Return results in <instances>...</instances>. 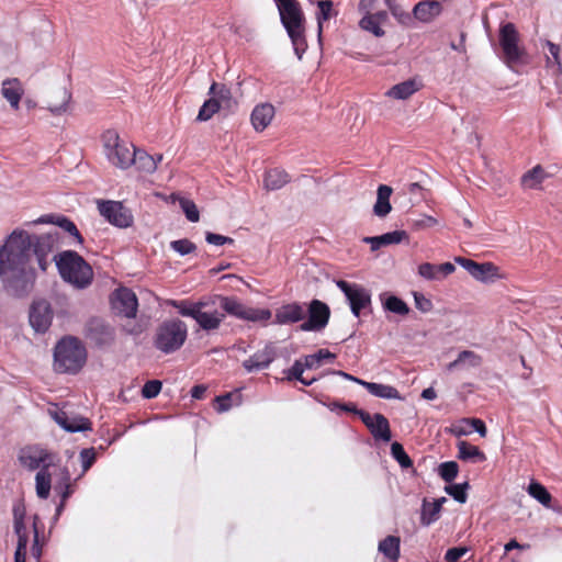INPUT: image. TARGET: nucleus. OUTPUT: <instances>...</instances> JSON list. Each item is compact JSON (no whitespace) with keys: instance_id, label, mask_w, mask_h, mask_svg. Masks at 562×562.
<instances>
[{"instance_id":"obj_38","label":"nucleus","mask_w":562,"mask_h":562,"mask_svg":"<svg viewBox=\"0 0 562 562\" xmlns=\"http://www.w3.org/2000/svg\"><path fill=\"white\" fill-rule=\"evenodd\" d=\"M546 178V172L540 165L526 172L521 178V183L527 189L538 188Z\"/></svg>"},{"instance_id":"obj_47","label":"nucleus","mask_w":562,"mask_h":562,"mask_svg":"<svg viewBox=\"0 0 562 562\" xmlns=\"http://www.w3.org/2000/svg\"><path fill=\"white\" fill-rule=\"evenodd\" d=\"M392 15L403 25H411L413 22V15L402 9L395 1L386 3Z\"/></svg>"},{"instance_id":"obj_40","label":"nucleus","mask_w":562,"mask_h":562,"mask_svg":"<svg viewBox=\"0 0 562 562\" xmlns=\"http://www.w3.org/2000/svg\"><path fill=\"white\" fill-rule=\"evenodd\" d=\"M336 358L334 353H331L327 349H319L317 352L313 355L305 356L304 366L307 370L317 369L323 361H333Z\"/></svg>"},{"instance_id":"obj_21","label":"nucleus","mask_w":562,"mask_h":562,"mask_svg":"<svg viewBox=\"0 0 562 562\" xmlns=\"http://www.w3.org/2000/svg\"><path fill=\"white\" fill-rule=\"evenodd\" d=\"M50 415L61 428L69 432L86 431L91 427L89 419L80 416H68L61 409L50 412Z\"/></svg>"},{"instance_id":"obj_25","label":"nucleus","mask_w":562,"mask_h":562,"mask_svg":"<svg viewBox=\"0 0 562 562\" xmlns=\"http://www.w3.org/2000/svg\"><path fill=\"white\" fill-rule=\"evenodd\" d=\"M276 110L271 103H260L251 112V124L257 132L265 131L274 117Z\"/></svg>"},{"instance_id":"obj_53","label":"nucleus","mask_w":562,"mask_h":562,"mask_svg":"<svg viewBox=\"0 0 562 562\" xmlns=\"http://www.w3.org/2000/svg\"><path fill=\"white\" fill-rule=\"evenodd\" d=\"M305 370H307V368L304 366V359H297L294 361L290 369L284 371L285 379L288 381L299 380L301 379Z\"/></svg>"},{"instance_id":"obj_54","label":"nucleus","mask_w":562,"mask_h":562,"mask_svg":"<svg viewBox=\"0 0 562 562\" xmlns=\"http://www.w3.org/2000/svg\"><path fill=\"white\" fill-rule=\"evenodd\" d=\"M409 223L414 229H424L437 225L438 221L430 215H422L419 218L409 220Z\"/></svg>"},{"instance_id":"obj_11","label":"nucleus","mask_w":562,"mask_h":562,"mask_svg":"<svg viewBox=\"0 0 562 562\" xmlns=\"http://www.w3.org/2000/svg\"><path fill=\"white\" fill-rule=\"evenodd\" d=\"M216 299L211 302L199 301L196 302V311H191L188 314H194L193 319L203 330H215L225 318V314L216 307Z\"/></svg>"},{"instance_id":"obj_44","label":"nucleus","mask_w":562,"mask_h":562,"mask_svg":"<svg viewBox=\"0 0 562 562\" xmlns=\"http://www.w3.org/2000/svg\"><path fill=\"white\" fill-rule=\"evenodd\" d=\"M220 109V101L216 98H210L200 108L196 121H209Z\"/></svg>"},{"instance_id":"obj_4","label":"nucleus","mask_w":562,"mask_h":562,"mask_svg":"<svg viewBox=\"0 0 562 562\" xmlns=\"http://www.w3.org/2000/svg\"><path fill=\"white\" fill-rule=\"evenodd\" d=\"M87 351L76 337L60 339L54 349V367L59 373L75 374L85 366Z\"/></svg>"},{"instance_id":"obj_51","label":"nucleus","mask_w":562,"mask_h":562,"mask_svg":"<svg viewBox=\"0 0 562 562\" xmlns=\"http://www.w3.org/2000/svg\"><path fill=\"white\" fill-rule=\"evenodd\" d=\"M467 487H468V483L452 484V485H447L445 487V491L447 494L452 496L457 502L463 504L467 502V493H465Z\"/></svg>"},{"instance_id":"obj_37","label":"nucleus","mask_w":562,"mask_h":562,"mask_svg":"<svg viewBox=\"0 0 562 562\" xmlns=\"http://www.w3.org/2000/svg\"><path fill=\"white\" fill-rule=\"evenodd\" d=\"M379 551L392 562H396L400 557V538L387 536L379 543Z\"/></svg>"},{"instance_id":"obj_5","label":"nucleus","mask_w":562,"mask_h":562,"mask_svg":"<svg viewBox=\"0 0 562 562\" xmlns=\"http://www.w3.org/2000/svg\"><path fill=\"white\" fill-rule=\"evenodd\" d=\"M103 153L108 161L122 170L133 166V153L135 146L120 137L114 130H108L102 134Z\"/></svg>"},{"instance_id":"obj_23","label":"nucleus","mask_w":562,"mask_h":562,"mask_svg":"<svg viewBox=\"0 0 562 562\" xmlns=\"http://www.w3.org/2000/svg\"><path fill=\"white\" fill-rule=\"evenodd\" d=\"M133 155V165L136 167L137 171L144 175L154 173L157 170L158 164L162 160L161 154L153 156L136 147Z\"/></svg>"},{"instance_id":"obj_13","label":"nucleus","mask_w":562,"mask_h":562,"mask_svg":"<svg viewBox=\"0 0 562 562\" xmlns=\"http://www.w3.org/2000/svg\"><path fill=\"white\" fill-rule=\"evenodd\" d=\"M100 214L117 227H128L133 222L131 212L116 201H102L98 203Z\"/></svg>"},{"instance_id":"obj_16","label":"nucleus","mask_w":562,"mask_h":562,"mask_svg":"<svg viewBox=\"0 0 562 562\" xmlns=\"http://www.w3.org/2000/svg\"><path fill=\"white\" fill-rule=\"evenodd\" d=\"M456 262L464 268L475 280L487 282L498 276V268L492 262L479 263L471 259L457 257Z\"/></svg>"},{"instance_id":"obj_15","label":"nucleus","mask_w":562,"mask_h":562,"mask_svg":"<svg viewBox=\"0 0 562 562\" xmlns=\"http://www.w3.org/2000/svg\"><path fill=\"white\" fill-rule=\"evenodd\" d=\"M111 304L113 311L119 315L127 318L136 316L138 307L137 297L136 294L127 288L117 289L111 297Z\"/></svg>"},{"instance_id":"obj_45","label":"nucleus","mask_w":562,"mask_h":562,"mask_svg":"<svg viewBox=\"0 0 562 562\" xmlns=\"http://www.w3.org/2000/svg\"><path fill=\"white\" fill-rule=\"evenodd\" d=\"M359 25L362 30L372 33L376 37H382L385 34V31L381 27L382 24L374 20L371 14H364Z\"/></svg>"},{"instance_id":"obj_26","label":"nucleus","mask_w":562,"mask_h":562,"mask_svg":"<svg viewBox=\"0 0 562 562\" xmlns=\"http://www.w3.org/2000/svg\"><path fill=\"white\" fill-rule=\"evenodd\" d=\"M456 270L451 262L434 265L430 262L422 263L418 267V274L426 280H441Z\"/></svg>"},{"instance_id":"obj_17","label":"nucleus","mask_w":562,"mask_h":562,"mask_svg":"<svg viewBox=\"0 0 562 562\" xmlns=\"http://www.w3.org/2000/svg\"><path fill=\"white\" fill-rule=\"evenodd\" d=\"M359 416L375 439H381L385 442L391 440L390 424L382 414L376 413L371 415L364 411H360Z\"/></svg>"},{"instance_id":"obj_12","label":"nucleus","mask_w":562,"mask_h":562,"mask_svg":"<svg viewBox=\"0 0 562 562\" xmlns=\"http://www.w3.org/2000/svg\"><path fill=\"white\" fill-rule=\"evenodd\" d=\"M337 288L345 294L352 314L358 317L360 312L371 303L369 291L360 284L349 283L345 280L336 281Z\"/></svg>"},{"instance_id":"obj_7","label":"nucleus","mask_w":562,"mask_h":562,"mask_svg":"<svg viewBox=\"0 0 562 562\" xmlns=\"http://www.w3.org/2000/svg\"><path fill=\"white\" fill-rule=\"evenodd\" d=\"M499 46L502 48L501 58L510 68L524 63L526 50L520 45V36L516 26L508 22L499 29Z\"/></svg>"},{"instance_id":"obj_50","label":"nucleus","mask_w":562,"mask_h":562,"mask_svg":"<svg viewBox=\"0 0 562 562\" xmlns=\"http://www.w3.org/2000/svg\"><path fill=\"white\" fill-rule=\"evenodd\" d=\"M211 98H216L220 101V108L231 100V91L223 85L213 83L210 88Z\"/></svg>"},{"instance_id":"obj_64","label":"nucleus","mask_w":562,"mask_h":562,"mask_svg":"<svg viewBox=\"0 0 562 562\" xmlns=\"http://www.w3.org/2000/svg\"><path fill=\"white\" fill-rule=\"evenodd\" d=\"M26 548L25 540H22V543H18L15 553H14V562H25L26 558Z\"/></svg>"},{"instance_id":"obj_20","label":"nucleus","mask_w":562,"mask_h":562,"mask_svg":"<svg viewBox=\"0 0 562 562\" xmlns=\"http://www.w3.org/2000/svg\"><path fill=\"white\" fill-rule=\"evenodd\" d=\"M276 359V347L272 342L267 344L261 350L255 352L243 362L247 372H255L267 369Z\"/></svg>"},{"instance_id":"obj_63","label":"nucleus","mask_w":562,"mask_h":562,"mask_svg":"<svg viewBox=\"0 0 562 562\" xmlns=\"http://www.w3.org/2000/svg\"><path fill=\"white\" fill-rule=\"evenodd\" d=\"M69 100H70V94L68 93L67 90H63V103L61 104H49L48 110L53 114H61L63 112L66 111Z\"/></svg>"},{"instance_id":"obj_61","label":"nucleus","mask_w":562,"mask_h":562,"mask_svg":"<svg viewBox=\"0 0 562 562\" xmlns=\"http://www.w3.org/2000/svg\"><path fill=\"white\" fill-rule=\"evenodd\" d=\"M232 398H233V395L231 393L222 395V396H217L215 398L216 411L218 413L227 412L233 406Z\"/></svg>"},{"instance_id":"obj_48","label":"nucleus","mask_w":562,"mask_h":562,"mask_svg":"<svg viewBox=\"0 0 562 562\" xmlns=\"http://www.w3.org/2000/svg\"><path fill=\"white\" fill-rule=\"evenodd\" d=\"M459 467L454 461H447L439 465L438 472L446 482H452L458 475Z\"/></svg>"},{"instance_id":"obj_41","label":"nucleus","mask_w":562,"mask_h":562,"mask_svg":"<svg viewBox=\"0 0 562 562\" xmlns=\"http://www.w3.org/2000/svg\"><path fill=\"white\" fill-rule=\"evenodd\" d=\"M315 4L318 7L316 20L318 25V35L321 36L323 23L334 15V3L331 0H317L315 1Z\"/></svg>"},{"instance_id":"obj_57","label":"nucleus","mask_w":562,"mask_h":562,"mask_svg":"<svg viewBox=\"0 0 562 562\" xmlns=\"http://www.w3.org/2000/svg\"><path fill=\"white\" fill-rule=\"evenodd\" d=\"M82 472H87L95 461V451L93 448L83 449L80 452Z\"/></svg>"},{"instance_id":"obj_34","label":"nucleus","mask_w":562,"mask_h":562,"mask_svg":"<svg viewBox=\"0 0 562 562\" xmlns=\"http://www.w3.org/2000/svg\"><path fill=\"white\" fill-rule=\"evenodd\" d=\"M13 528L14 532L18 536V543H22V540H25V544L29 543V536L26 532V527L24 524L25 519V506L22 503H18L13 506Z\"/></svg>"},{"instance_id":"obj_36","label":"nucleus","mask_w":562,"mask_h":562,"mask_svg":"<svg viewBox=\"0 0 562 562\" xmlns=\"http://www.w3.org/2000/svg\"><path fill=\"white\" fill-rule=\"evenodd\" d=\"M52 488V474L49 469H41L35 475V490L36 495L46 499L49 496Z\"/></svg>"},{"instance_id":"obj_33","label":"nucleus","mask_w":562,"mask_h":562,"mask_svg":"<svg viewBox=\"0 0 562 562\" xmlns=\"http://www.w3.org/2000/svg\"><path fill=\"white\" fill-rule=\"evenodd\" d=\"M290 181V176L282 169L268 170L263 177V187L269 191L283 188Z\"/></svg>"},{"instance_id":"obj_46","label":"nucleus","mask_w":562,"mask_h":562,"mask_svg":"<svg viewBox=\"0 0 562 562\" xmlns=\"http://www.w3.org/2000/svg\"><path fill=\"white\" fill-rule=\"evenodd\" d=\"M391 454L403 469H408L413 465V461L400 442L395 441L391 445Z\"/></svg>"},{"instance_id":"obj_56","label":"nucleus","mask_w":562,"mask_h":562,"mask_svg":"<svg viewBox=\"0 0 562 562\" xmlns=\"http://www.w3.org/2000/svg\"><path fill=\"white\" fill-rule=\"evenodd\" d=\"M414 302L417 310L422 313H429L434 305L432 302L426 297L423 293L414 292Z\"/></svg>"},{"instance_id":"obj_55","label":"nucleus","mask_w":562,"mask_h":562,"mask_svg":"<svg viewBox=\"0 0 562 562\" xmlns=\"http://www.w3.org/2000/svg\"><path fill=\"white\" fill-rule=\"evenodd\" d=\"M160 390L161 382L158 380H150L144 384L142 395L145 398H154L160 393Z\"/></svg>"},{"instance_id":"obj_32","label":"nucleus","mask_w":562,"mask_h":562,"mask_svg":"<svg viewBox=\"0 0 562 562\" xmlns=\"http://www.w3.org/2000/svg\"><path fill=\"white\" fill-rule=\"evenodd\" d=\"M482 363V358L477 353L471 350L461 351L457 359L447 364L448 371H454L462 368H476Z\"/></svg>"},{"instance_id":"obj_9","label":"nucleus","mask_w":562,"mask_h":562,"mask_svg":"<svg viewBox=\"0 0 562 562\" xmlns=\"http://www.w3.org/2000/svg\"><path fill=\"white\" fill-rule=\"evenodd\" d=\"M217 305L221 312L248 322H267L271 318V312L267 308H254L246 306L233 296H217Z\"/></svg>"},{"instance_id":"obj_19","label":"nucleus","mask_w":562,"mask_h":562,"mask_svg":"<svg viewBox=\"0 0 562 562\" xmlns=\"http://www.w3.org/2000/svg\"><path fill=\"white\" fill-rule=\"evenodd\" d=\"M0 93L10 104V108L13 111H18L20 109L21 100L25 93L24 85L16 77L5 78L1 82Z\"/></svg>"},{"instance_id":"obj_24","label":"nucleus","mask_w":562,"mask_h":562,"mask_svg":"<svg viewBox=\"0 0 562 562\" xmlns=\"http://www.w3.org/2000/svg\"><path fill=\"white\" fill-rule=\"evenodd\" d=\"M405 240H408V235L405 231L389 232L380 236L364 237L362 239L363 243L371 246L372 251H375L381 247L401 244Z\"/></svg>"},{"instance_id":"obj_43","label":"nucleus","mask_w":562,"mask_h":562,"mask_svg":"<svg viewBox=\"0 0 562 562\" xmlns=\"http://www.w3.org/2000/svg\"><path fill=\"white\" fill-rule=\"evenodd\" d=\"M383 307L397 315H406L409 312L408 305L400 297L390 295L383 301Z\"/></svg>"},{"instance_id":"obj_1","label":"nucleus","mask_w":562,"mask_h":562,"mask_svg":"<svg viewBox=\"0 0 562 562\" xmlns=\"http://www.w3.org/2000/svg\"><path fill=\"white\" fill-rule=\"evenodd\" d=\"M27 245L26 237L14 231L0 248V280L3 290L15 297L26 295L35 280L27 259Z\"/></svg>"},{"instance_id":"obj_35","label":"nucleus","mask_w":562,"mask_h":562,"mask_svg":"<svg viewBox=\"0 0 562 562\" xmlns=\"http://www.w3.org/2000/svg\"><path fill=\"white\" fill-rule=\"evenodd\" d=\"M362 386L368 390V392L376 397L387 398V400H401L402 396L400 392L391 385L367 382L362 383Z\"/></svg>"},{"instance_id":"obj_2","label":"nucleus","mask_w":562,"mask_h":562,"mask_svg":"<svg viewBox=\"0 0 562 562\" xmlns=\"http://www.w3.org/2000/svg\"><path fill=\"white\" fill-rule=\"evenodd\" d=\"M278 7L280 20L292 42L299 59L307 48L305 40V16L297 0H273Z\"/></svg>"},{"instance_id":"obj_62","label":"nucleus","mask_w":562,"mask_h":562,"mask_svg":"<svg viewBox=\"0 0 562 562\" xmlns=\"http://www.w3.org/2000/svg\"><path fill=\"white\" fill-rule=\"evenodd\" d=\"M463 423L470 425L472 430L476 431L481 437L486 436L487 430L483 420L477 418H468L463 419Z\"/></svg>"},{"instance_id":"obj_8","label":"nucleus","mask_w":562,"mask_h":562,"mask_svg":"<svg viewBox=\"0 0 562 562\" xmlns=\"http://www.w3.org/2000/svg\"><path fill=\"white\" fill-rule=\"evenodd\" d=\"M16 234L24 235L29 241L27 259L30 260V251L32 250L40 269L45 272L50 265L49 256L53 254L58 241V233L30 235L24 231H16Z\"/></svg>"},{"instance_id":"obj_39","label":"nucleus","mask_w":562,"mask_h":562,"mask_svg":"<svg viewBox=\"0 0 562 562\" xmlns=\"http://www.w3.org/2000/svg\"><path fill=\"white\" fill-rule=\"evenodd\" d=\"M527 492L532 498L537 499L541 505H543L544 507H550L552 496L542 484L536 481H531L527 487Z\"/></svg>"},{"instance_id":"obj_31","label":"nucleus","mask_w":562,"mask_h":562,"mask_svg":"<svg viewBox=\"0 0 562 562\" xmlns=\"http://www.w3.org/2000/svg\"><path fill=\"white\" fill-rule=\"evenodd\" d=\"M422 85L415 79H408L393 86L386 95L396 100H406L420 89Z\"/></svg>"},{"instance_id":"obj_59","label":"nucleus","mask_w":562,"mask_h":562,"mask_svg":"<svg viewBox=\"0 0 562 562\" xmlns=\"http://www.w3.org/2000/svg\"><path fill=\"white\" fill-rule=\"evenodd\" d=\"M467 552L468 548L465 547L450 548L445 554V560L447 562H458Z\"/></svg>"},{"instance_id":"obj_14","label":"nucleus","mask_w":562,"mask_h":562,"mask_svg":"<svg viewBox=\"0 0 562 562\" xmlns=\"http://www.w3.org/2000/svg\"><path fill=\"white\" fill-rule=\"evenodd\" d=\"M329 316L328 305L319 300H313L308 305V318L300 328L303 331H319L328 324Z\"/></svg>"},{"instance_id":"obj_49","label":"nucleus","mask_w":562,"mask_h":562,"mask_svg":"<svg viewBox=\"0 0 562 562\" xmlns=\"http://www.w3.org/2000/svg\"><path fill=\"white\" fill-rule=\"evenodd\" d=\"M170 248L180 256H186L196 250L195 244L187 238L172 240L170 243Z\"/></svg>"},{"instance_id":"obj_6","label":"nucleus","mask_w":562,"mask_h":562,"mask_svg":"<svg viewBox=\"0 0 562 562\" xmlns=\"http://www.w3.org/2000/svg\"><path fill=\"white\" fill-rule=\"evenodd\" d=\"M188 337V327L181 319H168L156 329L154 345L161 352L169 355L179 350Z\"/></svg>"},{"instance_id":"obj_29","label":"nucleus","mask_w":562,"mask_h":562,"mask_svg":"<svg viewBox=\"0 0 562 562\" xmlns=\"http://www.w3.org/2000/svg\"><path fill=\"white\" fill-rule=\"evenodd\" d=\"M446 502V497L437 498L434 502H427L424 499L420 515L422 525L429 526L437 521L440 516L441 507Z\"/></svg>"},{"instance_id":"obj_30","label":"nucleus","mask_w":562,"mask_h":562,"mask_svg":"<svg viewBox=\"0 0 562 562\" xmlns=\"http://www.w3.org/2000/svg\"><path fill=\"white\" fill-rule=\"evenodd\" d=\"M393 190L386 184H380L376 191V201L373 205V213L378 217H385L392 210L390 196Z\"/></svg>"},{"instance_id":"obj_18","label":"nucleus","mask_w":562,"mask_h":562,"mask_svg":"<svg viewBox=\"0 0 562 562\" xmlns=\"http://www.w3.org/2000/svg\"><path fill=\"white\" fill-rule=\"evenodd\" d=\"M53 319V312L48 302L41 300L34 302L30 311V324L37 333H45Z\"/></svg>"},{"instance_id":"obj_28","label":"nucleus","mask_w":562,"mask_h":562,"mask_svg":"<svg viewBox=\"0 0 562 562\" xmlns=\"http://www.w3.org/2000/svg\"><path fill=\"white\" fill-rule=\"evenodd\" d=\"M441 5L438 1H422L413 9V19L428 23L440 14Z\"/></svg>"},{"instance_id":"obj_42","label":"nucleus","mask_w":562,"mask_h":562,"mask_svg":"<svg viewBox=\"0 0 562 562\" xmlns=\"http://www.w3.org/2000/svg\"><path fill=\"white\" fill-rule=\"evenodd\" d=\"M458 458L461 460L475 458L481 461L485 460L484 453L476 446L470 445L467 441H460L458 443Z\"/></svg>"},{"instance_id":"obj_58","label":"nucleus","mask_w":562,"mask_h":562,"mask_svg":"<svg viewBox=\"0 0 562 562\" xmlns=\"http://www.w3.org/2000/svg\"><path fill=\"white\" fill-rule=\"evenodd\" d=\"M205 240L215 246H223L225 244H233L234 239L231 237H226L220 234L207 232L205 235Z\"/></svg>"},{"instance_id":"obj_52","label":"nucleus","mask_w":562,"mask_h":562,"mask_svg":"<svg viewBox=\"0 0 562 562\" xmlns=\"http://www.w3.org/2000/svg\"><path fill=\"white\" fill-rule=\"evenodd\" d=\"M180 206L190 222L195 223L199 221L200 214L193 201L181 199Z\"/></svg>"},{"instance_id":"obj_27","label":"nucleus","mask_w":562,"mask_h":562,"mask_svg":"<svg viewBox=\"0 0 562 562\" xmlns=\"http://www.w3.org/2000/svg\"><path fill=\"white\" fill-rule=\"evenodd\" d=\"M32 224H55L58 227L63 228L65 232L69 233L76 240L81 244L82 237L72 221L67 218L66 216H55L52 214L42 215L37 220L33 221Z\"/></svg>"},{"instance_id":"obj_22","label":"nucleus","mask_w":562,"mask_h":562,"mask_svg":"<svg viewBox=\"0 0 562 562\" xmlns=\"http://www.w3.org/2000/svg\"><path fill=\"white\" fill-rule=\"evenodd\" d=\"M306 312L304 306L300 303H289L282 305L276 311L274 324L288 325L301 322L305 318Z\"/></svg>"},{"instance_id":"obj_60","label":"nucleus","mask_w":562,"mask_h":562,"mask_svg":"<svg viewBox=\"0 0 562 562\" xmlns=\"http://www.w3.org/2000/svg\"><path fill=\"white\" fill-rule=\"evenodd\" d=\"M172 305L178 308V312L182 315V316H186V317H192L193 318V315L194 314H187L189 312H195L196 311V302L195 303H189V302H186V301H181V302H172Z\"/></svg>"},{"instance_id":"obj_3","label":"nucleus","mask_w":562,"mask_h":562,"mask_svg":"<svg viewBox=\"0 0 562 562\" xmlns=\"http://www.w3.org/2000/svg\"><path fill=\"white\" fill-rule=\"evenodd\" d=\"M60 278L76 289L88 288L93 280L91 266L76 251L65 250L54 256Z\"/></svg>"},{"instance_id":"obj_10","label":"nucleus","mask_w":562,"mask_h":562,"mask_svg":"<svg viewBox=\"0 0 562 562\" xmlns=\"http://www.w3.org/2000/svg\"><path fill=\"white\" fill-rule=\"evenodd\" d=\"M57 456L38 445H30L20 449L18 460L30 470L49 469L56 465Z\"/></svg>"}]
</instances>
